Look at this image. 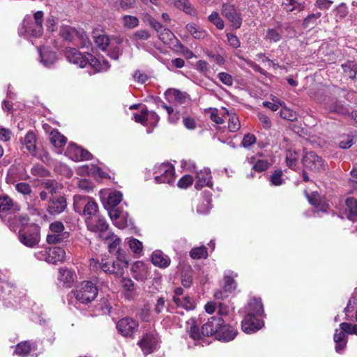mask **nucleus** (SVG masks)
Masks as SVG:
<instances>
[{"label":"nucleus","instance_id":"nucleus-1","mask_svg":"<svg viewBox=\"0 0 357 357\" xmlns=\"http://www.w3.org/2000/svg\"><path fill=\"white\" fill-rule=\"evenodd\" d=\"M225 323L222 317L220 316H214L208 319V321L205 323L202 327V331H199V327L195 324L194 319L192 323L188 324L189 326L187 328V333L195 342H198L202 339L203 337H208L215 335L216 337L221 326Z\"/></svg>","mask_w":357,"mask_h":357},{"label":"nucleus","instance_id":"nucleus-2","mask_svg":"<svg viewBox=\"0 0 357 357\" xmlns=\"http://www.w3.org/2000/svg\"><path fill=\"white\" fill-rule=\"evenodd\" d=\"M43 17L44 13L41 10L34 13L33 17L26 15L19 28V34L24 36L40 37L43 33Z\"/></svg>","mask_w":357,"mask_h":357},{"label":"nucleus","instance_id":"nucleus-3","mask_svg":"<svg viewBox=\"0 0 357 357\" xmlns=\"http://www.w3.org/2000/svg\"><path fill=\"white\" fill-rule=\"evenodd\" d=\"M356 320L357 321V310L356 312ZM340 327L342 331L336 329L333 337L335 343V349L337 353H341L346 347L347 340L345 333L357 335V324L353 325L350 323L343 322L340 324Z\"/></svg>","mask_w":357,"mask_h":357},{"label":"nucleus","instance_id":"nucleus-4","mask_svg":"<svg viewBox=\"0 0 357 357\" xmlns=\"http://www.w3.org/2000/svg\"><path fill=\"white\" fill-rule=\"evenodd\" d=\"M98 292V288L93 282L84 281L73 294L80 303L86 304L96 298Z\"/></svg>","mask_w":357,"mask_h":357},{"label":"nucleus","instance_id":"nucleus-5","mask_svg":"<svg viewBox=\"0 0 357 357\" xmlns=\"http://www.w3.org/2000/svg\"><path fill=\"white\" fill-rule=\"evenodd\" d=\"M18 238L20 241L26 247L34 248L40 239V230L38 227L30 225L19 229Z\"/></svg>","mask_w":357,"mask_h":357},{"label":"nucleus","instance_id":"nucleus-6","mask_svg":"<svg viewBox=\"0 0 357 357\" xmlns=\"http://www.w3.org/2000/svg\"><path fill=\"white\" fill-rule=\"evenodd\" d=\"M35 256L39 260H44L47 263L55 264L64 260L66 252L61 247H53L37 252L35 253Z\"/></svg>","mask_w":357,"mask_h":357},{"label":"nucleus","instance_id":"nucleus-7","mask_svg":"<svg viewBox=\"0 0 357 357\" xmlns=\"http://www.w3.org/2000/svg\"><path fill=\"white\" fill-rule=\"evenodd\" d=\"M154 174L157 175L154 177L156 183L172 184L174 182L175 171L174 166L165 162L155 167Z\"/></svg>","mask_w":357,"mask_h":357},{"label":"nucleus","instance_id":"nucleus-8","mask_svg":"<svg viewBox=\"0 0 357 357\" xmlns=\"http://www.w3.org/2000/svg\"><path fill=\"white\" fill-rule=\"evenodd\" d=\"M67 199L65 195H59L56 197H50L46 204V211L51 215H58L67 208Z\"/></svg>","mask_w":357,"mask_h":357},{"label":"nucleus","instance_id":"nucleus-9","mask_svg":"<svg viewBox=\"0 0 357 357\" xmlns=\"http://www.w3.org/2000/svg\"><path fill=\"white\" fill-rule=\"evenodd\" d=\"M302 163L305 169L314 172H320L325 169L322 158L312 151L307 152L304 155Z\"/></svg>","mask_w":357,"mask_h":357},{"label":"nucleus","instance_id":"nucleus-10","mask_svg":"<svg viewBox=\"0 0 357 357\" xmlns=\"http://www.w3.org/2000/svg\"><path fill=\"white\" fill-rule=\"evenodd\" d=\"M87 229L93 232H99L100 236L102 237L104 233L108 229V224L104 217L99 213L95 216L85 218Z\"/></svg>","mask_w":357,"mask_h":357},{"label":"nucleus","instance_id":"nucleus-11","mask_svg":"<svg viewBox=\"0 0 357 357\" xmlns=\"http://www.w3.org/2000/svg\"><path fill=\"white\" fill-rule=\"evenodd\" d=\"M222 15L226 17L235 29H239L242 24V17L233 4L225 3L222 7Z\"/></svg>","mask_w":357,"mask_h":357},{"label":"nucleus","instance_id":"nucleus-12","mask_svg":"<svg viewBox=\"0 0 357 357\" xmlns=\"http://www.w3.org/2000/svg\"><path fill=\"white\" fill-rule=\"evenodd\" d=\"M100 268L105 273L114 275L116 278H121L124 274V268L119 261L110 258H102L99 263Z\"/></svg>","mask_w":357,"mask_h":357},{"label":"nucleus","instance_id":"nucleus-13","mask_svg":"<svg viewBox=\"0 0 357 357\" xmlns=\"http://www.w3.org/2000/svg\"><path fill=\"white\" fill-rule=\"evenodd\" d=\"M119 332L125 337H131L138 328V323L130 317H125L119 320L116 324Z\"/></svg>","mask_w":357,"mask_h":357},{"label":"nucleus","instance_id":"nucleus-14","mask_svg":"<svg viewBox=\"0 0 357 357\" xmlns=\"http://www.w3.org/2000/svg\"><path fill=\"white\" fill-rule=\"evenodd\" d=\"M264 321L261 319L248 314L241 321V328L243 332L250 334L258 331L264 326Z\"/></svg>","mask_w":357,"mask_h":357},{"label":"nucleus","instance_id":"nucleus-15","mask_svg":"<svg viewBox=\"0 0 357 357\" xmlns=\"http://www.w3.org/2000/svg\"><path fill=\"white\" fill-rule=\"evenodd\" d=\"M20 211L18 205H15L13 200L8 196L0 197V218L4 219L6 216Z\"/></svg>","mask_w":357,"mask_h":357},{"label":"nucleus","instance_id":"nucleus-16","mask_svg":"<svg viewBox=\"0 0 357 357\" xmlns=\"http://www.w3.org/2000/svg\"><path fill=\"white\" fill-rule=\"evenodd\" d=\"M3 221H7V225L10 229L16 231L18 229H23L28 225L29 218L27 215H16L13 213L6 216V218L2 219Z\"/></svg>","mask_w":357,"mask_h":357},{"label":"nucleus","instance_id":"nucleus-17","mask_svg":"<svg viewBox=\"0 0 357 357\" xmlns=\"http://www.w3.org/2000/svg\"><path fill=\"white\" fill-rule=\"evenodd\" d=\"M65 56L70 63L78 65L80 68H84L87 65V59H86V56L82 55L75 48H67L65 52Z\"/></svg>","mask_w":357,"mask_h":357},{"label":"nucleus","instance_id":"nucleus-18","mask_svg":"<svg viewBox=\"0 0 357 357\" xmlns=\"http://www.w3.org/2000/svg\"><path fill=\"white\" fill-rule=\"evenodd\" d=\"M68 153L75 161L89 160L92 158V154L90 152L75 144H70Z\"/></svg>","mask_w":357,"mask_h":357},{"label":"nucleus","instance_id":"nucleus-19","mask_svg":"<svg viewBox=\"0 0 357 357\" xmlns=\"http://www.w3.org/2000/svg\"><path fill=\"white\" fill-rule=\"evenodd\" d=\"M211 171L208 168H204L197 172L196 176L197 181L195 185V188L200 190L204 186L211 188L213 185L211 181Z\"/></svg>","mask_w":357,"mask_h":357},{"label":"nucleus","instance_id":"nucleus-20","mask_svg":"<svg viewBox=\"0 0 357 357\" xmlns=\"http://www.w3.org/2000/svg\"><path fill=\"white\" fill-rule=\"evenodd\" d=\"M152 264L160 268H165L171 264L170 257L161 250H155L151 256Z\"/></svg>","mask_w":357,"mask_h":357},{"label":"nucleus","instance_id":"nucleus-21","mask_svg":"<svg viewBox=\"0 0 357 357\" xmlns=\"http://www.w3.org/2000/svg\"><path fill=\"white\" fill-rule=\"evenodd\" d=\"M139 344L144 354L147 355L153 351L156 347V337L150 333H146L139 341Z\"/></svg>","mask_w":357,"mask_h":357},{"label":"nucleus","instance_id":"nucleus-22","mask_svg":"<svg viewBox=\"0 0 357 357\" xmlns=\"http://www.w3.org/2000/svg\"><path fill=\"white\" fill-rule=\"evenodd\" d=\"M237 335V331L232 326L226 325L225 323L221 326L216 339L222 342H229L233 340Z\"/></svg>","mask_w":357,"mask_h":357},{"label":"nucleus","instance_id":"nucleus-23","mask_svg":"<svg viewBox=\"0 0 357 357\" xmlns=\"http://www.w3.org/2000/svg\"><path fill=\"white\" fill-rule=\"evenodd\" d=\"M41 188L47 192L50 197H56L63 189V185L54 179H47L41 183Z\"/></svg>","mask_w":357,"mask_h":357},{"label":"nucleus","instance_id":"nucleus-24","mask_svg":"<svg viewBox=\"0 0 357 357\" xmlns=\"http://www.w3.org/2000/svg\"><path fill=\"white\" fill-rule=\"evenodd\" d=\"M132 277L138 281H144L148 275V268L142 261L135 262L131 267Z\"/></svg>","mask_w":357,"mask_h":357},{"label":"nucleus","instance_id":"nucleus-25","mask_svg":"<svg viewBox=\"0 0 357 357\" xmlns=\"http://www.w3.org/2000/svg\"><path fill=\"white\" fill-rule=\"evenodd\" d=\"M75 274L73 271L67 268H61L59 270L58 280L67 287H71L74 282Z\"/></svg>","mask_w":357,"mask_h":357},{"label":"nucleus","instance_id":"nucleus-26","mask_svg":"<svg viewBox=\"0 0 357 357\" xmlns=\"http://www.w3.org/2000/svg\"><path fill=\"white\" fill-rule=\"evenodd\" d=\"M325 108L329 113H337L340 114H346L348 113L347 108L337 100H331L326 102Z\"/></svg>","mask_w":357,"mask_h":357},{"label":"nucleus","instance_id":"nucleus-27","mask_svg":"<svg viewBox=\"0 0 357 357\" xmlns=\"http://www.w3.org/2000/svg\"><path fill=\"white\" fill-rule=\"evenodd\" d=\"M248 313L252 316H261L264 314V307L261 299L258 298H254L251 299L248 303Z\"/></svg>","mask_w":357,"mask_h":357},{"label":"nucleus","instance_id":"nucleus-28","mask_svg":"<svg viewBox=\"0 0 357 357\" xmlns=\"http://www.w3.org/2000/svg\"><path fill=\"white\" fill-rule=\"evenodd\" d=\"M100 29H94L92 32V36L96 45L100 50H105L109 44V38L107 35L100 33Z\"/></svg>","mask_w":357,"mask_h":357},{"label":"nucleus","instance_id":"nucleus-29","mask_svg":"<svg viewBox=\"0 0 357 357\" xmlns=\"http://www.w3.org/2000/svg\"><path fill=\"white\" fill-rule=\"evenodd\" d=\"M284 9L287 12H301L305 8V2L301 0H284L282 3Z\"/></svg>","mask_w":357,"mask_h":357},{"label":"nucleus","instance_id":"nucleus-30","mask_svg":"<svg viewBox=\"0 0 357 357\" xmlns=\"http://www.w3.org/2000/svg\"><path fill=\"white\" fill-rule=\"evenodd\" d=\"M185 27L188 31L195 39L201 40L207 36V32L195 23H188Z\"/></svg>","mask_w":357,"mask_h":357},{"label":"nucleus","instance_id":"nucleus-31","mask_svg":"<svg viewBox=\"0 0 357 357\" xmlns=\"http://www.w3.org/2000/svg\"><path fill=\"white\" fill-rule=\"evenodd\" d=\"M165 96L169 101H175L178 103H184L187 98L185 93L174 89L167 90Z\"/></svg>","mask_w":357,"mask_h":357},{"label":"nucleus","instance_id":"nucleus-32","mask_svg":"<svg viewBox=\"0 0 357 357\" xmlns=\"http://www.w3.org/2000/svg\"><path fill=\"white\" fill-rule=\"evenodd\" d=\"M346 206L348 218L354 220L357 217V200L354 197L347 198L346 199Z\"/></svg>","mask_w":357,"mask_h":357},{"label":"nucleus","instance_id":"nucleus-33","mask_svg":"<svg viewBox=\"0 0 357 357\" xmlns=\"http://www.w3.org/2000/svg\"><path fill=\"white\" fill-rule=\"evenodd\" d=\"M77 33V29L68 25L61 26L59 30V35L63 40L72 42Z\"/></svg>","mask_w":357,"mask_h":357},{"label":"nucleus","instance_id":"nucleus-34","mask_svg":"<svg viewBox=\"0 0 357 357\" xmlns=\"http://www.w3.org/2000/svg\"><path fill=\"white\" fill-rule=\"evenodd\" d=\"M41 62L46 67L50 68L53 66L56 59V54L52 51H45L43 52H40V53Z\"/></svg>","mask_w":357,"mask_h":357},{"label":"nucleus","instance_id":"nucleus-35","mask_svg":"<svg viewBox=\"0 0 357 357\" xmlns=\"http://www.w3.org/2000/svg\"><path fill=\"white\" fill-rule=\"evenodd\" d=\"M50 139L55 147L59 148L63 146L67 142L66 137L56 130L50 132Z\"/></svg>","mask_w":357,"mask_h":357},{"label":"nucleus","instance_id":"nucleus-36","mask_svg":"<svg viewBox=\"0 0 357 357\" xmlns=\"http://www.w3.org/2000/svg\"><path fill=\"white\" fill-rule=\"evenodd\" d=\"M344 73L351 79H355L357 75V63L353 61H348L342 64Z\"/></svg>","mask_w":357,"mask_h":357},{"label":"nucleus","instance_id":"nucleus-37","mask_svg":"<svg viewBox=\"0 0 357 357\" xmlns=\"http://www.w3.org/2000/svg\"><path fill=\"white\" fill-rule=\"evenodd\" d=\"M36 135L32 131H29L24 137L26 148L31 155H35L36 150Z\"/></svg>","mask_w":357,"mask_h":357},{"label":"nucleus","instance_id":"nucleus-38","mask_svg":"<svg viewBox=\"0 0 357 357\" xmlns=\"http://www.w3.org/2000/svg\"><path fill=\"white\" fill-rule=\"evenodd\" d=\"M83 213L86 218L98 215L99 213L97 203L93 199L89 200L84 207Z\"/></svg>","mask_w":357,"mask_h":357},{"label":"nucleus","instance_id":"nucleus-39","mask_svg":"<svg viewBox=\"0 0 357 357\" xmlns=\"http://www.w3.org/2000/svg\"><path fill=\"white\" fill-rule=\"evenodd\" d=\"M69 233H52L47 236L46 241L48 244H57L68 238Z\"/></svg>","mask_w":357,"mask_h":357},{"label":"nucleus","instance_id":"nucleus-40","mask_svg":"<svg viewBox=\"0 0 357 357\" xmlns=\"http://www.w3.org/2000/svg\"><path fill=\"white\" fill-rule=\"evenodd\" d=\"M122 200V194L119 191H114L109 193L106 204V208H115Z\"/></svg>","mask_w":357,"mask_h":357},{"label":"nucleus","instance_id":"nucleus-41","mask_svg":"<svg viewBox=\"0 0 357 357\" xmlns=\"http://www.w3.org/2000/svg\"><path fill=\"white\" fill-rule=\"evenodd\" d=\"M176 6L182 10L186 14L194 16L196 14V10L192 6L188 0H176Z\"/></svg>","mask_w":357,"mask_h":357},{"label":"nucleus","instance_id":"nucleus-42","mask_svg":"<svg viewBox=\"0 0 357 357\" xmlns=\"http://www.w3.org/2000/svg\"><path fill=\"white\" fill-rule=\"evenodd\" d=\"M279 104L282 107L280 110V116L282 119L290 121H294L297 119V114L292 109L287 107L284 102H279Z\"/></svg>","mask_w":357,"mask_h":357},{"label":"nucleus","instance_id":"nucleus-43","mask_svg":"<svg viewBox=\"0 0 357 357\" xmlns=\"http://www.w3.org/2000/svg\"><path fill=\"white\" fill-rule=\"evenodd\" d=\"M190 256L194 259H206L208 257L207 248L204 245L193 248L190 252Z\"/></svg>","mask_w":357,"mask_h":357},{"label":"nucleus","instance_id":"nucleus-44","mask_svg":"<svg viewBox=\"0 0 357 357\" xmlns=\"http://www.w3.org/2000/svg\"><path fill=\"white\" fill-rule=\"evenodd\" d=\"M102 238L105 240L111 239L112 242L109 243L108 249L110 253H113L116 251V250L119 248L121 243V239L113 234L109 233L106 234V236H102Z\"/></svg>","mask_w":357,"mask_h":357},{"label":"nucleus","instance_id":"nucleus-45","mask_svg":"<svg viewBox=\"0 0 357 357\" xmlns=\"http://www.w3.org/2000/svg\"><path fill=\"white\" fill-rule=\"evenodd\" d=\"M31 351V344L29 342H22L17 344L15 353L20 356H26Z\"/></svg>","mask_w":357,"mask_h":357},{"label":"nucleus","instance_id":"nucleus-46","mask_svg":"<svg viewBox=\"0 0 357 357\" xmlns=\"http://www.w3.org/2000/svg\"><path fill=\"white\" fill-rule=\"evenodd\" d=\"M283 172L281 169L275 170L270 176V182L272 185L280 186L284 182L282 178Z\"/></svg>","mask_w":357,"mask_h":357},{"label":"nucleus","instance_id":"nucleus-47","mask_svg":"<svg viewBox=\"0 0 357 357\" xmlns=\"http://www.w3.org/2000/svg\"><path fill=\"white\" fill-rule=\"evenodd\" d=\"M122 22L124 27L134 29L139 25V20L137 17L126 15L122 17Z\"/></svg>","mask_w":357,"mask_h":357},{"label":"nucleus","instance_id":"nucleus-48","mask_svg":"<svg viewBox=\"0 0 357 357\" xmlns=\"http://www.w3.org/2000/svg\"><path fill=\"white\" fill-rule=\"evenodd\" d=\"M321 13H313L309 15L303 20V25L305 28H313L320 18Z\"/></svg>","mask_w":357,"mask_h":357},{"label":"nucleus","instance_id":"nucleus-49","mask_svg":"<svg viewBox=\"0 0 357 357\" xmlns=\"http://www.w3.org/2000/svg\"><path fill=\"white\" fill-rule=\"evenodd\" d=\"M287 165L294 169L298 163V154L295 151L289 150L286 153Z\"/></svg>","mask_w":357,"mask_h":357},{"label":"nucleus","instance_id":"nucleus-50","mask_svg":"<svg viewBox=\"0 0 357 357\" xmlns=\"http://www.w3.org/2000/svg\"><path fill=\"white\" fill-rule=\"evenodd\" d=\"M121 284L123 288L126 296L127 297L130 296L131 293L135 290L134 282L130 278H123L121 280Z\"/></svg>","mask_w":357,"mask_h":357},{"label":"nucleus","instance_id":"nucleus-51","mask_svg":"<svg viewBox=\"0 0 357 357\" xmlns=\"http://www.w3.org/2000/svg\"><path fill=\"white\" fill-rule=\"evenodd\" d=\"M236 288V282L232 275H225L223 289L225 292H232Z\"/></svg>","mask_w":357,"mask_h":357},{"label":"nucleus","instance_id":"nucleus-52","mask_svg":"<svg viewBox=\"0 0 357 357\" xmlns=\"http://www.w3.org/2000/svg\"><path fill=\"white\" fill-rule=\"evenodd\" d=\"M265 39L270 42L277 43L282 39L281 32L276 29H268Z\"/></svg>","mask_w":357,"mask_h":357},{"label":"nucleus","instance_id":"nucleus-53","mask_svg":"<svg viewBox=\"0 0 357 357\" xmlns=\"http://www.w3.org/2000/svg\"><path fill=\"white\" fill-rule=\"evenodd\" d=\"M158 37L164 43L168 44L175 36L169 29L164 27L158 33Z\"/></svg>","mask_w":357,"mask_h":357},{"label":"nucleus","instance_id":"nucleus-54","mask_svg":"<svg viewBox=\"0 0 357 357\" xmlns=\"http://www.w3.org/2000/svg\"><path fill=\"white\" fill-rule=\"evenodd\" d=\"M86 59H87V64H89L96 71L99 72L104 70L102 63L91 54H87Z\"/></svg>","mask_w":357,"mask_h":357},{"label":"nucleus","instance_id":"nucleus-55","mask_svg":"<svg viewBox=\"0 0 357 357\" xmlns=\"http://www.w3.org/2000/svg\"><path fill=\"white\" fill-rule=\"evenodd\" d=\"M175 303L177 306H181L186 310H191L194 307V304L189 296L175 298Z\"/></svg>","mask_w":357,"mask_h":357},{"label":"nucleus","instance_id":"nucleus-56","mask_svg":"<svg viewBox=\"0 0 357 357\" xmlns=\"http://www.w3.org/2000/svg\"><path fill=\"white\" fill-rule=\"evenodd\" d=\"M208 20L213 23L217 29L222 30L224 29L225 24L224 21L222 20V18L220 17L219 14L217 12H213L209 16H208Z\"/></svg>","mask_w":357,"mask_h":357},{"label":"nucleus","instance_id":"nucleus-57","mask_svg":"<svg viewBox=\"0 0 357 357\" xmlns=\"http://www.w3.org/2000/svg\"><path fill=\"white\" fill-rule=\"evenodd\" d=\"M151 35L147 30L141 29L135 32L131 36V39L138 43L139 40H146L150 38Z\"/></svg>","mask_w":357,"mask_h":357},{"label":"nucleus","instance_id":"nucleus-58","mask_svg":"<svg viewBox=\"0 0 357 357\" xmlns=\"http://www.w3.org/2000/svg\"><path fill=\"white\" fill-rule=\"evenodd\" d=\"M228 128L230 132H236L240 129V121L238 118L235 114H232L229 116Z\"/></svg>","mask_w":357,"mask_h":357},{"label":"nucleus","instance_id":"nucleus-59","mask_svg":"<svg viewBox=\"0 0 357 357\" xmlns=\"http://www.w3.org/2000/svg\"><path fill=\"white\" fill-rule=\"evenodd\" d=\"M129 247L131 250L135 254H141L143 251V246L142 242L136 238H131L129 241Z\"/></svg>","mask_w":357,"mask_h":357},{"label":"nucleus","instance_id":"nucleus-60","mask_svg":"<svg viewBox=\"0 0 357 357\" xmlns=\"http://www.w3.org/2000/svg\"><path fill=\"white\" fill-rule=\"evenodd\" d=\"M193 183V177L189 174L184 175L178 181L177 185L180 188L185 189Z\"/></svg>","mask_w":357,"mask_h":357},{"label":"nucleus","instance_id":"nucleus-61","mask_svg":"<svg viewBox=\"0 0 357 357\" xmlns=\"http://www.w3.org/2000/svg\"><path fill=\"white\" fill-rule=\"evenodd\" d=\"M75 36H77L80 42V45L82 47H89L91 45V41L89 39L86 33L83 30H77V33H76Z\"/></svg>","mask_w":357,"mask_h":357},{"label":"nucleus","instance_id":"nucleus-62","mask_svg":"<svg viewBox=\"0 0 357 357\" xmlns=\"http://www.w3.org/2000/svg\"><path fill=\"white\" fill-rule=\"evenodd\" d=\"M149 119V111L146 108L141 110L140 114H134V120L137 123L145 125L146 121Z\"/></svg>","mask_w":357,"mask_h":357},{"label":"nucleus","instance_id":"nucleus-63","mask_svg":"<svg viewBox=\"0 0 357 357\" xmlns=\"http://www.w3.org/2000/svg\"><path fill=\"white\" fill-rule=\"evenodd\" d=\"M256 137L251 133L245 134L241 142V145L244 148H250L256 142Z\"/></svg>","mask_w":357,"mask_h":357},{"label":"nucleus","instance_id":"nucleus-64","mask_svg":"<svg viewBox=\"0 0 357 357\" xmlns=\"http://www.w3.org/2000/svg\"><path fill=\"white\" fill-rule=\"evenodd\" d=\"M192 282V270L184 272L181 275V283L185 288H189Z\"/></svg>","mask_w":357,"mask_h":357}]
</instances>
